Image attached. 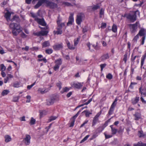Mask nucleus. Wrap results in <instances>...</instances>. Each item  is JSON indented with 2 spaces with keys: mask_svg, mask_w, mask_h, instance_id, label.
<instances>
[{
  "mask_svg": "<svg viewBox=\"0 0 146 146\" xmlns=\"http://www.w3.org/2000/svg\"><path fill=\"white\" fill-rule=\"evenodd\" d=\"M108 58V54H105L102 56L101 59L102 60H103Z\"/></svg>",
  "mask_w": 146,
  "mask_h": 146,
  "instance_id": "2f4dec72",
  "label": "nucleus"
},
{
  "mask_svg": "<svg viewBox=\"0 0 146 146\" xmlns=\"http://www.w3.org/2000/svg\"><path fill=\"white\" fill-rule=\"evenodd\" d=\"M44 3L46 6L51 9H54L57 7V4L48 0H40L35 6V8L37 9L43 4Z\"/></svg>",
  "mask_w": 146,
  "mask_h": 146,
  "instance_id": "f257e3e1",
  "label": "nucleus"
},
{
  "mask_svg": "<svg viewBox=\"0 0 146 146\" xmlns=\"http://www.w3.org/2000/svg\"><path fill=\"white\" fill-rule=\"evenodd\" d=\"M135 120H138L141 118V115L140 113H136L134 115Z\"/></svg>",
  "mask_w": 146,
  "mask_h": 146,
  "instance_id": "aec40b11",
  "label": "nucleus"
},
{
  "mask_svg": "<svg viewBox=\"0 0 146 146\" xmlns=\"http://www.w3.org/2000/svg\"><path fill=\"white\" fill-rule=\"evenodd\" d=\"M27 100L26 101L27 102H30V99L31 98V97L30 96H27Z\"/></svg>",
  "mask_w": 146,
  "mask_h": 146,
  "instance_id": "bf43d9fd",
  "label": "nucleus"
},
{
  "mask_svg": "<svg viewBox=\"0 0 146 146\" xmlns=\"http://www.w3.org/2000/svg\"><path fill=\"white\" fill-rule=\"evenodd\" d=\"M31 16L35 19H35L36 18H38L37 17V15H35V14L33 13H30Z\"/></svg>",
  "mask_w": 146,
  "mask_h": 146,
  "instance_id": "49530a36",
  "label": "nucleus"
},
{
  "mask_svg": "<svg viewBox=\"0 0 146 146\" xmlns=\"http://www.w3.org/2000/svg\"><path fill=\"white\" fill-rule=\"evenodd\" d=\"M90 135H86L85 137L80 142V143H82L84 141H86L88 138L89 137Z\"/></svg>",
  "mask_w": 146,
  "mask_h": 146,
  "instance_id": "37998d69",
  "label": "nucleus"
},
{
  "mask_svg": "<svg viewBox=\"0 0 146 146\" xmlns=\"http://www.w3.org/2000/svg\"><path fill=\"white\" fill-rule=\"evenodd\" d=\"M19 19V18L17 17L14 16L13 17V18L11 20V21L12 22L14 21H17Z\"/></svg>",
  "mask_w": 146,
  "mask_h": 146,
  "instance_id": "09e8293b",
  "label": "nucleus"
},
{
  "mask_svg": "<svg viewBox=\"0 0 146 146\" xmlns=\"http://www.w3.org/2000/svg\"><path fill=\"white\" fill-rule=\"evenodd\" d=\"M146 55H143L142 57L141 60V67H142L144 64V62L145 59Z\"/></svg>",
  "mask_w": 146,
  "mask_h": 146,
  "instance_id": "a878e982",
  "label": "nucleus"
},
{
  "mask_svg": "<svg viewBox=\"0 0 146 146\" xmlns=\"http://www.w3.org/2000/svg\"><path fill=\"white\" fill-rule=\"evenodd\" d=\"M82 83H73L72 85V87H74L78 89H80L81 88L82 86Z\"/></svg>",
  "mask_w": 146,
  "mask_h": 146,
  "instance_id": "9b49d317",
  "label": "nucleus"
},
{
  "mask_svg": "<svg viewBox=\"0 0 146 146\" xmlns=\"http://www.w3.org/2000/svg\"><path fill=\"white\" fill-rule=\"evenodd\" d=\"M63 44L61 43H57L54 44L53 46V48L56 50H59L63 48Z\"/></svg>",
  "mask_w": 146,
  "mask_h": 146,
  "instance_id": "6e6552de",
  "label": "nucleus"
},
{
  "mask_svg": "<svg viewBox=\"0 0 146 146\" xmlns=\"http://www.w3.org/2000/svg\"><path fill=\"white\" fill-rule=\"evenodd\" d=\"M139 93L141 94V95H143L145 96H146V88L143 87L142 86L139 89Z\"/></svg>",
  "mask_w": 146,
  "mask_h": 146,
  "instance_id": "ddd939ff",
  "label": "nucleus"
},
{
  "mask_svg": "<svg viewBox=\"0 0 146 146\" xmlns=\"http://www.w3.org/2000/svg\"><path fill=\"white\" fill-rule=\"evenodd\" d=\"M101 113V111H100L94 117L93 120V122L92 123V125L93 126L95 125L97 123L98 120V117L100 115Z\"/></svg>",
  "mask_w": 146,
  "mask_h": 146,
  "instance_id": "1a4fd4ad",
  "label": "nucleus"
},
{
  "mask_svg": "<svg viewBox=\"0 0 146 146\" xmlns=\"http://www.w3.org/2000/svg\"><path fill=\"white\" fill-rule=\"evenodd\" d=\"M1 70V71H4L6 69V67L3 64H1L0 65Z\"/></svg>",
  "mask_w": 146,
  "mask_h": 146,
  "instance_id": "c03bdc74",
  "label": "nucleus"
},
{
  "mask_svg": "<svg viewBox=\"0 0 146 146\" xmlns=\"http://www.w3.org/2000/svg\"><path fill=\"white\" fill-rule=\"evenodd\" d=\"M69 89L67 87H65L62 89V90L61 91L62 93H63L64 92H67L69 90Z\"/></svg>",
  "mask_w": 146,
  "mask_h": 146,
  "instance_id": "c9c22d12",
  "label": "nucleus"
},
{
  "mask_svg": "<svg viewBox=\"0 0 146 146\" xmlns=\"http://www.w3.org/2000/svg\"><path fill=\"white\" fill-rule=\"evenodd\" d=\"M137 12V11H135L133 14H129L127 16V18L129 19L131 22H134L136 20V13Z\"/></svg>",
  "mask_w": 146,
  "mask_h": 146,
  "instance_id": "39448f33",
  "label": "nucleus"
},
{
  "mask_svg": "<svg viewBox=\"0 0 146 146\" xmlns=\"http://www.w3.org/2000/svg\"><path fill=\"white\" fill-rule=\"evenodd\" d=\"M63 5H64L69 7H71L73 6V5L67 2H64L63 3Z\"/></svg>",
  "mask_w": 146,
  "mask_h": 146,
  "instance_id": "e433bc0d",
  "label": "nucleus"
},
{
  "mask_svg": "<svg viewBox=\"0 0 146 146\" xmlns=\"http://www.w3.org/2000/svg\"><path fill=\"white\" fill-rule=\"evenodd\" d=\"M106 27V23H102L101 26V28L102 29L105 28Z\"/></svg>",
  "mask_w": 146,
  "mask_h": 146,
  "instance_id": "052dcab7",
  "label": "nucleus"
},
{
  "mask_svg": "<svg viewBox=\"0 0 146 146\" xmlns=\"http://www.w3.org/2000/svg\"><path fill=\"white\" fill-rule=\"evenodd\" d=\"M36 82H34L33 83L30 85H28L27 86V88L28 90L30 89L35 84Z\"/></svg>",
  "mask_w": 146,
  "mask_h": 146,
  "instance_id": "3c124183",
  "label": "nucleus"
},
{
  "mask_svg": "<svg viewBox=\"0 0 146 146\" xmlns=\"http://www.w3.org/2000/svg\"><path fill=\"white\" fill-rule=\"evenodd\" d=\"M138 24H139V23L138 22H136L134 24L129 25V26L132 33H134L137 31Z\"/></svg>",
  "mask_w": 146,
  "mask_h": 146,
  "instance_id": "20e7f679",
  "label": "nucleus"
},
{
  "mask_svg": "<svg viewBox=\"0 0 146 146\" xmlns=\"http://www.w3.org/2000/svg\"><path fill=\"white\" fill-rule=\"evenodd\" d=\"M20 83L18 82H16L13 83V86L14 88H18L20 87Z\"/></svg>",
  "mask_w": 146,
  "mask_h": 146,
  "instance_id": "72a5a7b5",
  "label": "nucleus"
},
{
  "mask_svg": "<svg viewBox=\"0 0 146 146\" xmlns=\"http://www.w3.org/2000/svg\"><path fill=\"white\" fill-rule=\"evenodd\" d=\"M92 98L90 99L87 102L84 104V105H87L89 104L92 101Z\"/></svg>",
  "mask_w": 146,
  "mask_h": 146,
  "instance_id": "69168bd1",
  "label": "nucleus"
},
{
  "mask_svg": "<svg viewBox=\"0 0 146 146\" xmlns=\"http://www.w3.org/2000/svg\"><path fill=\"white\" fill-rule=\"evenodd\" d=\"M110 127H111V131L112 134H115L117 132L116 129L115 128L113 127V126L112 125L110 126Z\"/></svg>",
  "mask_w": 146,
  "mask_h": 146,
  "instance_id": "c85d7f7f",
  "label": "nucleus"
},
{
  "mask_svg": "<svg viewBox=\"0 0 146 146\" xmlns=\"http://www.w3.org/2000/svg\"><path fill=\"white\" fill-rule=\"evenodd\" d=\"M11 15V13L7 11L5 15V17L7 21L10 20V17Z\"/></svg>",
  "mask_w": 146,
  "mask_h": 146,
  "instance_id": "a211bd4d",
  "label": "nucleus"
},
{
  "mask_svg": "<svg viewBox=\"0 0 146 146\" xmlns=\"http://www.w3.org/2000/svg\"><path fill=\"white\" fill-rule=\"evenodd\" d=\"M84 112L85 113L86 116V117H89V115L92 114V113L90 112L87 110H85L83 112H82V113Z\"/></svg>",
  "mask_w": 146,
  "mask_h": 146,
  "instance_id": "473e14b6",
  "label": "nucleus"
},
{
  "mask_svg": "<svg viewBox=\"0 0 146 146\" xmlns=\"http://www.w3.org/2000/svg\"><path fill=\"white\" fill-rule=\"evenodd\" d=\"M123 60L125 61V63L127 60V55L126 54H125L124 55Z\"/></svg>",
  "mask_w": 146,
  "mask_h": 146,
  "instance_id": "0e129e2a",
  "label": "nucleus"
},
{
  "mask_svg": "<svg viewBox=\"0 0 146 146\" xmlns=\"http://www.w3.org/2000/svg\"><path fill=\"white\" fill-rule=\"evenodd\" d=\"M79 41V39L78 38H77L74 39V46H76L77 44H78V42Z\"/></svg>",
  "mask_w": 146,
  "mask_h": 146,
  "instance_id": "de8ad7c7",
  "label": "nucleus"
},
{
  "mask_svg": "<svg viewBox=\"0 0 146 146\" xmlns=\"http://www.w3.org/2000/svg\"><path fill=\"white\" fill-rule=\"evenodd\" d=\"M21 36L22 38H26L27 36L24 33L22 32L21 34Z\"/></svg>",
  "mask_w": 146,
  "mask_h": 146,
  "instance_id": "680f3d73",
  "label": "nucleus"
},
{
  "mask_svg": "<svg viewBox=\"0 0 146 146\" xmlns=\"http://www.w3.org/2000/svg\"><path fill=\"white\" fill-rule=\"evenodd\" d=\"M56 85L57 87L59 88V90L61 89L62 83L61 82H58L56 84Z\"/></svg>",
  "mask_w": 146,
  "mask_h": 146,
  "instance_id": "864d4df0",
  "label": "nucleus"
},
{
  "mask_svg": "<svg viewBox=\"0 0 146 146\" xmlns=\"http://www.w3.org/2000/svg\"><path fill=\"white\" fill-rule=\"evenodd\" d=\"M5 141L6 142H8L11 140V137L9 135H6L5 137Z\"/></svg>",
  "mask_w": 146,
  "mask_h": 146,
  "instance_id": "393cba45",
  "label": "nucleus"
},
{
  "mask_svg": "<svg viewBox=\"0 0 146 146\" xmlns=\"http://www.w3.org/2000/svg\"><path fill=\"white\" fill-rule=\"evenodd\" d=\"M117 98H115L114 101L113 102L112 104L111 105V108H110V113L111 112V111H112L113 110L117 102ZM111 113H110V114Z\"/></svg>",
  "mask_w": 146,
  "mask_h": 146,
  "instance_id": "f3484780",
  "label": "nucleus"
},
{
  "mask_svg": "<svg viewBox=\"0 0 146 146\" xmlns=\"http://www.w3.org/2000/svg\"><path fill=\"white\" fill-rule=\"evenodd\" d=\"M62 61L61 58H59L58 59L56 60L55 61V64L60 66L62 64Z\"/></svg>",
  "mask_w": 146,
  "mask_h": 146,
  "instance_id": "6ab92c4d",
  "label": "nucleus"
},
{
  "mask_svg": "<svg viewBox=\"0 0 146 146\" xmlns=\"http://www.w3.org/2000/svg\"><path fill=\"white\" fill-rule=\"evenodd\" d=\"M139 38V36L138 35H137L135 36L133 39V40L132 41L134 43H135L137 42V40Z\"/></svg>",
  "mask_w": 146,
  "mask_h": 146,
  "instance_id": "ea45409f",
  "label": "nucleus"
},
{
  "mask_svg": "<svg viewBox=\"0 0 146 146\" xmlns=\"http://www.w3.org/2000/svg\"><path fill=\"white\" fill-rule=\"evenodd\" d=\"M138 135L139 137H146V133L144 134L142 131H139L138 133Z\"/></svg>",
  "mask_w": 146,
  "mask_h": 146,
  "instance_id": "5701e85b",
  "label": "nucleus"
},
{
  "mask_svg": "<svg viewBox=\"0 0 146 146\" xmlns=\"http://www.w3.org/2000/svg\"><path fill=\"white\" fill-rule=\"evenodd\" d=\"M48 33V32L47 31H40V35H42V36H44V35H46Z\"/></svg>",
  "mask_w": 146,
  "mask_h": 146,
  "instance_id": "7c9ffc66",
  "label": "nucleus"
},
{
  "mask_svg": "<svg viewBox=\"0 0 146 146\" xmlns=\"http://www.w3.org/2000/svg\"><path fill=\"white\" fill-rule=\"evenodd\" d=\"M74 13H71L70 14V16H69L68 21L67 23V26H69L70 25H72L74 22V19L73 17Z\"/></svg>",
  "mask_w": 146,
  "mask_h": 146,
  "instance_id": "9d476101",
  "label": "nucleus"
},
{
  "mask_svg": "<svg viewBox=\"0 0 146 146\" xmlns=\"http://www.w3.org/2000/svg\"><path fill=\"white\" fill-rule=\"evenodd\" d=\"M57 118V117L55 116H51L50 117L48 120V122L54 120H55Z\"/></svg>",
  "mask_w": 146,
  "mask_h": 146,
  "instance_id": "58836bf2",
  "label": "nucleus"
},
{
  "mask_svg": "<svg viewBox=\"0 0 146 146\" xmlns=\"http://www.w3.org/2000/svg\"><path fill=\"white\" fill-rule=\"evenodd\" d=\"M140 36H145V32L144 29H141L139 31V33L137 34Z\"/></svg>",
  "mask_w": 146,
  "mask_h": 146,
  "instance_id": "412c9836",
  "label": "nucleus"
},
{
  "mask_svg": "<svg viewBox=\"0 0 146 146\" xmlns=\"http://www.w3.org/2000/svg\"><path fill=\"white\" fill-rule=\"evenodd\" d=\"M59 67H60L58 65L55 64V65L54 66L53 68H54V70L56 71L57 70H58L59 69Z\"/></svg>",
  "mask_w": 146,
  "mask_h": 146,
  "instance_id": "5fc2aeb1",
  "label": "nucleus"
},
{
  "mask_svg": "<svg viewBox=\"0 0 146 146\" xmlns=\"http://www.w3.org/2000/svg\"><path fill=\"white\" fill-rule=\"evenodd\" d=\"M81 111V110H80L73 117L74 119H75L78 115L79 113Z\"/></svg>",
  "mask_w": 146,
  "mask_h": 146,
  "instance_id": "13d9d810",
  "label": "nucleus"
},
{
  "mask_svg": "<svg viewBox=\"0 0 146 146\" xmlns=\"http://www.w3.org/2000/svg\"><path fill=\"white\" fill-rule=\"evenodd\" d=\"M110 119H108L105 123L104 125L102 126H100L98 129V131L99 132H101L104 129V128L108 125V124L109 122Z\"/></svg>",
  "mask_w": 146,
  "mask_h": 146,
  "instance_id": "dca6fc26",
  "label": "nucleus"
},
{
  "mask_svg": "<svg viewBox=\"0 0 146 146\" xmlns=\"http://www.w3.org/2000/svg\"><path fill=\"white\" fill-rule=\"evenodd\" d=\"M62 21V19L60 18L59 16H58L57 21V25L58 26H65V23H61Z\"/></svg>",
  "mask_w": 146,
  "mask_h": 146,
  "instance_id": "2eb2a0df",
  "label": "nucleus"
},
{
  "mask_svg": "<svg viewBox=\"0 0 146 146\" xmlns=\"http://www.w3.org/2000/svg\"><path fill=\"white\" fill-rule=\"evenodd\" d=\"M19 97L17 96L13 97V101L15 102H17L19 100Z\"/></svg>",
  "mask_w": 146,
  "mask_h": 146,
  "instance_id": "a18cd8bd",
  "label": "nucleus"
},
{
  "mask_svg": "<svg viewBox=\"0 0 146 146\" xmlns=\"http://www.w3.org/2000/svg\"><path fill=\"white\" fill-rule=\"evenodd\" d=\"M9 27L12 29V33L15 36H17L22 30L20 26L14 23H11Z\"/></svg>",
  "mask_w": 146,
  "mask_h": 146,
  "instance_id": "f03ea898",
  "label": "nucleus"
},
{
  "mask_svg": "<svg viewBox=\"0 0 146 146\" xmlns=\"http://www.w3.org/2000/svg\"><path fill=\"white\" fill-rule=\"evenodd\" d=\"M117 27L116 25L113 24L112 28V30L114 33H116L117 31Z\"/></svg>",
  "mask_w": 146,
  "mask_h": 146,
  "instance_id": "cd10ccee",
  "label": "nucleus"
},
{
  "mask_svg": "<svg viewBox=\"0 0 146 146\" xmlns=\"http://www.w3.org/2000/svg\"><path fill=\"white\" fill-rule=\"evenodd\" d=\"M106 66V64H102L100 65L101 71L103 70V68H104Z\"/></svg>",
  "mask_w": 146,
  "mask_h": 146,
  "instance_id": "4d7b16f0",
  "label": "nucleus"
},
{
  "mask_svg": "<svg viewBox=\"0 0 146 146\" xmlns=\"http://www.w3.org/2000/svg\"><path fill=\"white\" fill-rule=\"evenodd\" d=\"M45 52L46 53L48 54H50L52 52L53 50L51 49H49L46 50L45 51Z\"/></svg>",
  "mask_w": 146,
  "mask_h": 146,
  "instance_id": "a19ab883",
  "label": "nucleus"
},
{
  "mask_svg": "<svg viewBox=\"0 0 146 146\" xmlns=\"http://www.w3.org/2000/svg\"><path fill=\"white\" fill-rule=\"evenodd\" d=\"M52 125V124L50 123V124L49 125L48 127H46L45 128V129H46V132H48V131L49 129L51 127Z\"/></svg>",
  "mask_w": 146,
  "mask_h": 146,
  "instance_id": "e2e57ef3",
  "label": "nucleus"
},
{
  "mask_svg": "<svg viewBox=\"0 0 146 146\" xmlns=\"http://www.w3.org/2000/svg\"><path fill=\"white\" fill-rule=\"evenodd\" d=\"M35 21H36L39 24L42 26H46V24L45 21L44 19L43 18L42 19L36 18L35 19Z\"/></svg>",
  "mask_w": 146,
  "mask_h": 146,
  "instance_id": "423d86ee",
  "label": "nucleus"
},
{
  "mask_svg": "<svg viewBox=\"0 0 146 146\" xmlns=\"http://www.w3.org/2000/svg\"><path fill=\"white\" fill-rule=\"evenodd\" d=\"M100 18L103 17H104V11L102 9H101L100 12Z\"/></svg>",
  "mask_w": 146,
  "mask_h": 146,
  "instance_id": "8fccbe9b",
  "label": "nucleus"
},
{
  "mask_svg": "<svg viewBox=\"0 0 146 146\" xmlns=\"http://www.w3.org/2000/svg\"><path fill=\"white\" fill-rule=\"evenodd\" d=\"M134 146H146V143H143L141 141L138 142L136 144H135L133 145Z\"/></svg>",
  "mask_w": 146,
  "mask_h": 146,
  "instance_id": "b1692460",
  "label": "nucleus"
},
{
  "mask_svg": "<svg viewBox=\"0 0 146 146\" xmlns=\"http://www.w3.org/2000/svg\"><path fill=\"white\" fill-rule=\"evenodd\" d=\"M83 16V15L81 13H79L77 15L76 19V22L77 24L78 25H80L81 22H82Z\"/></svg>",
  "mask_w": 146,
  "mask_h": 146,
  "instance_id": "0eeeda50",
  "label": "nucleus"
},
{
  "mask_svg": "<svg viewBox=\"0 0 146 146\" xmlns=\"http://www.w3.org/2000/svg\"><path fill=\"white\" fill-rule=\"evenodd\" d=\"M145 38V36H143L142 38H141V44L142 45H143L144 44V41Z\"/></svg>",
  "mask_w": 146,
  "mask_h": 146,
  "instance_id": "6e6d98bb",
  "label": "nucleus"
},
{
  "mask_svg": "<svg viewBox=\"0 0 146 146\" xmlns=\"http://www.w3.org/2000/svg\"><path fill=\"white\" fill-rule=\"evenodd\" d=\"M90 135H86L85 137L80 142V143H82L84 141H86L88 138L89 137Z\"/></svg>",
  "mask_w": 146,
  "mask_h": 146,
  "instance_id": "79ce46f5",
  "label": "nucleus"
},
{
  "mask_svg": "<svg viewBox=\"0 0 146 146\" xmlns=\"http://www.w3.org/2000/svg\"><path fill=\"white\" fill-rule=\"evenodd\" d=\"M50 45V42L48 41H45L42 44V46L44 47L49 46Z\"/></svg>",
  "mask_w": 146,
  "mask_h": 146,
  "instance_id": "bb28decb",
  "label": "nucleus"
},
{
  "mask_svg": "<svg viewBox=\"0 0 146 146\" xmlns=\"http://www.w3.org/2000/svg\"><path fill=\"white\" fill-rule=\"evenodd\" d=\"M38 91L39 92L42 94L44 93L47 92L46 91V90H44V89L41 88H39L38 89Z\"/></svg>",
  "mask_w": 146,
  "mask_h": 146,
  "instance_id": "4c0bfd02",
  "label": "nucleus"
},
{
  "mask_svg": "<svg viewBox=\"0 0 146 146\" xmlns=\"http://www.w3.org/2000/svg\"><path fill=\"white\" fill-rule=\"evenodd\" d=\"M58 100L57 97L56 96H54L47 100L46 104L48 105L52 104L55 101Z\"/></svg>",
  "mask_w": 146,
  "mask_h": 146,
  "instance_id": "7ed1b4c3",
  "label": "nucleus"
},
{
  "mask_svg": "<svg viewBox=\"0 0 146 146\" xmlns=\"http://www.w3.org/2000/svg\"><path fill=\"white\" fill-rule=\"evenodd\" d=\"M36 120L33 117H31V121L29 123L31 125H34L35 123Z\"/></svg>",
  "mask_w": 146,
  "mask_h": 146,
  "instance_id": "f704fd0d",
  "label": "nucleus"
},
{
  "mask_svg": "<svg viewBox=\"0 0 146 146\" xmlns=\"http://www.w3.org/2000/svg\"><path fill=\"white\" fill-rule=\"evenodd\" d=\"M20 120L21 121H25V117L24 116L20 118Z\"/></svg>",
  "mask_w": 146,
  "mask_h": 146,
  "instance_id": "774afa93",
  "label": "nucleus"
},
{
  "mask_svg": "<svg viewBox=\"0 0 146 146\" xmlns=\"http://www.w3.org/2000/svg\"><path fill=\"white\" fill-rule=\"evenodd\" d=\"M63 26H58L56 28L57 31H54L53 32L54 34L60 35L62 33V27Z\"/></svg>",
  "mask_w": 146,
  "mask_h": 146,
  "instance_id": "f8f14e48",
  "label": "nucleus"
},
{
  "mask_svg": "<svg viewBox=\"0 0 146 146\" xmlns=\"http://www.w3.org/2000/svg\"><path fill=\"white\" fill-rule=\"evenodd\" d=\"M9 92V91L8 90H4L2 92L1 94L2 96H4L7 94Z\"/></svg>",
  "mask_w": 146,
  "mask_h": 146,
  "instance_id": "c756f323",
  "label": "nucleus"
},
{
  "mask_svg": "<svg viewBox=\"0 0 146 146\" xmlns=\"http://www.w3.org/2000/svg\"><path fill=\"white\" fill-rule=\"evenodd\" d=\"M139 97H136L132 100V103L133 104H136L139 101Z\"/></svg>",
  "mask_w": 146,
  "mask_h": 146,
  "instance_id": "4be33fe9",
  "label": "nucleus"
},
{
  "mask_svg": "<svg viewBox=\"0 0 146 146\" xmlns=\"http://www.w3.org/2000/svg\"><path fill=\"white\" fill-rule=\"evenodd\" d=\"M100 6L98 5H96L94 6L92 8V9L93 10H96L98 9L99 8Z\"/></svg>",
  "mask_w": 146,
  "mask_h": 146,
  "instance_id": "603ef678",
  "label": "nucleus"
},
{
  "mask_svg": "<svg viewBox=\"0 0 146 146\" xmlns=\"http://www.w3.org/2000/svg\"><path fill=\"white\" fill-rule=\"evenodd\" d=\"M45 113V111H40V117L44 115V113Z\"/></svg>",
  "mask_w": 146,
  "mask_h": 146,
  "instance_id": "338daca9",
  "label": "nucleus"
},
{
  "mask_svg": "<svg viewBox=\"0 0 146 146\" xmlns=\"http://www.w3.org/2000/svg\"><path fill=\"white\" fill-rule=\"evenodd\" d=\"M31 138V137L29 135H26L24 139V143L26 145H29L30 144Z\"/></svg>",
  "mask_w": 146,
  "mask_h": 146,
  "instance_id": "4468645a",
  "label": "nucleus"
}]
</instances>
